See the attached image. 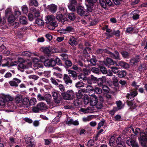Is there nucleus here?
Wrapping results in <instances>:
<instances>
[{"label": "nucleus", "instance_id": "60", "mask_svg": "<svg viewBox=\"0 0 147 147\" xmlns=\"http://www.w3.org/2000/svg\"><path fill=\"white\" fill-rule=\"evenodd\" d=\"M83 70L84 74L85 75H88L91 72V70L90 69H87L83 68Z\"/></svg>", "mask_w": 147, "mask_h": 147}, {"label": "nucleus", "instance_id": "3", "mask_svg": "<svg viewBox=\"0 0 147 147\" xmlns=\"http://www.w3.org/2000/svg\"><path fill=\"white\" fill-rule=\"evenodd\" d=\"M61 95L63 98L66 100H70L73 99L74 94L73 91L68 90L66 92L61 93Z\"/></svg>", "mask_w": 147, "mask_h": 147}, {"label": "nucleus", "instance_id": "9", "mask_svg": "<svg viewBox=\"0 0 147 147\" xmlns=\"http://www.w3.org/2000/svg\"><path fill=\"white\" fill-rule=\"evenodd\" d=\"M21 82L20 80L16 78H14L12 80L9 82L10 85L12 86L18 87V84Z\"/></svg>", "mask_w": 147, "mask_h": 147}, {"label": "nucleus", "instance_id": "33", "mask_svg": "<svg viewBox=\"0 0 147 147\" xmlns=\"http://www.w3.org/2000/svg\"><path fill=\"white\" fill-rule=\"evenodd\" d=\"M133 15L132 18L134 20H136L138 19V11L137 10H135L131 12Z\"/></svg>", "mask_w": 147, "mask_h": 147}, {"label": "nucleus", "instance_id": "64", "mask_svg": "<svg viewBox=\"0 0 147 147\" xmlns=\"http://www.w3.org/2000/svg\"><path fill=\"white\" fill-rule=\"evenodd\" d=\"M107 63L111 65H113L114 64V63L113 61L110 58H107L106 59Z\"/></svg>", "mask_w": 147, "mask_h": 147}, {"label": "nucleus", "instance_id": "34", "mask_svg": "<svg viewBox=\"0 0 147 147\" xmlns=\"http://www.w3.org/2000/svg\"><path fill=\"white\" fill-rule=\"evenodd\" d=\"M56 17V19L59 22H60L63 18V16L62 13L59 12L57 13Z\"/></svg>", "mask_w": 147, "mask_h": 147}, {"label": "nucleus", "instance_id": "56", "mask_svg": "<svg viewBox=\"0 0 147 147\" xmlns=\"http://www.w3.org/2000/svg\"><path fill=\"white\" fill-rule=\"evenodd\" d=\"M29 99L27 98H24L22 102L23 104L27 106L28 104Z\"/></svg>", "mask_w": 147, "mask_h": 147}, {"label": "nucleus", "instance_id": "15", "mask_svg": "<svg viewBox=\"0 0 147 147\" xmlns=\"http://www.w3.org/2000/svg\"><path fill=\"white\" fill-rule=\"evenodd\" d=\"M108 54L112 58L120 60L121 59L119 52L116 51H115V54H114L110 51L108 52Z\"/></svg>", "mask_w": 147, "mask_h": 147}, {"label": "nucleus", "instance_id": "19", "mask_svg": "<svg viewBox=\"0 0 147 147\" xmlns=\"http://www.w3.org/2000/svg\"><path fill=\"white\" fill-rule=\"evenodd\" d=\"M26 142L28 147H32L34 145L35 142L34 140L30 137L28 138L27 140H26Z\"/></svg>", "mask_w": 147, "mask_h": 147}, {"label": "nucleus", "instance_id": "17", "mask_svg": "<svg viewBox=\"0 0 147 147\" xmlns=\"http://www.w3.org/2000/svg\"><path fill=\"white\" fill-rule=\"evenodd\" d=\"M57 8V6L54 4L50 5L47 6V9L52 13L56 12Z\"/></svg>", "mask_w": 147, "mask_h": 147}, {"label": "nucleus", "instance_id": "36", "mask_svg": "<svg viewBox=\"0 0 147 147\" xmlns=\"http://www.w3.org/2000/svg\"><path fill=\"white\" fill-rule=\"evenodd\" d=\"M94 88L90 85H88L86 87V92L90 93L93 92Z\"/></svg>", "mask_w": 147, "mask_h": 147}, {"label": "nucleus", "instance_id": "29", "mask_svg": "<svg viewBox=\"0 0 147 147\" xmlns=\"http://www.w3.org/2000/svg\"><path fill=\"white\" fill-rule=\"evenodd\" d=\"M93 92L98 94H100L102 93V89L98 87H96L94 88Z\"/></svg>", "mask_w": 147, "mask_h": 147}, {"label": "nucleus", "instance_id": "44", "mask_svg": "<svg viewBox=\"0 0 147 147\" xmlns=\"http://www.w3.org/2000/svg\"><path fill=\"white\" fill-rule=\"evenodd\" d=\"M78 79L81 80H87V78L84 75L82 74H80L78 76Z\"/></svg>", "mask_w": 147, "mask_h": 147}, {"label": "nucleus", "instance_id": "30", "mask_svg": "<svg viewBox=\"0 0 147 147\" xmlns=\"http://www.w3.org/2000/svg\"><path fill=\"white\" fill-rule=\"evenodd\" d=\"M20 21L21 23L25 24H27V20L25 17L20 16Z\"/></svg>", "mask_w": 147, "mask_h": 147}, {"label": "nucleus", "instance_id": "51", "mask_svg": "<svg viewBox=\"0 0 147 147\" xmlns=\"http://www.w3.org/2000/svg\"><path fill=\"white\" fill-rule=\"evenodd\" d=\"M34 66L35 69H38L42 67H43V65L41 63H35Z\"/></svg>", "mask_w": 147, "mask_h": 147}, {"label": "nucleus", "instance_id": "18", "mask_svg": "<svg viewBox=\"0 0 147 147\" xmlns=\"http://www.w3.org/2000/svg\"><path fill=\"white\" fill-rule=\"evenodd\" d=\"M118 66H120L121 67L125 69L128 68L129 67V64L123 61H120L118 62V64L117 65Z\"/></svg>", "mask_w": 147, "mask_h": 147}, {"label": "nucleus", "instance_id": "52", "mask_svg": "<svg viewBox=\"0 0 147 147\" xmlns=\"http://www.w3.org/2000/svg\"><path fill=\"white\" fill-rule=\"evenodd\" d=\"M102 86V90L105 92L107 93L109 92L110 89L106 85H103Z\"/></svg>", "mask_w": 147, "mask_h": 147}, {"label": "nucleus", "instance_id": "38", "mask_svg": "<svg viewBox=\"0 0 147 147\" xmlns=\"http://www.w3.org/2000/svg\"><path fill=\"white\" fill-rule=\"evenodd\" d=\"M43 52L46 54H47V55L49 56L50 55L51 52L50 49L48 47L42 48Z\"/></svg>", "mask_w": 147, "mask_h": 147}, {"label": "nucleus", "instance_id": "41", "mask_svg": "<svg viewBox=\"0 0 147 147\" xmlns=\"http://www.w3.org/2000/svg\"><path fill=\"white\" fill-rule=\"evenodd\" d=\"M68 18L71 20L74 21L76 17L74 13H71L69 14Z\"/></svg>", "mask_w": 147, "mask_h": 147}, {"label": "nucleus", "instance_id": "59", "mask_svg": "<svg viewBox=\"0 0 147 147\" xmlns=\"http://www.w3.org/2000/svg\"><path fill=\"white\" fill-rule=\"evenodd\" d=\"M22 11L24 13H26L28 12V8L27 6L24 5L22 7Z\"/></svg>", "mask_w": 147, "mask_h": 147}, {"label": "nucleus", "instance_id": "13", "mask_svg": "<svg viewBox=\"0 0 147 147\" xmlns=\"http://www.w3.org/2000/svg\"><path fill=\"white\" fill-rule=\"evenodd\" d=\"M126 143L128 146H132L133 147H138V145L136 142L134 140L128 138L126 141Z\"/></svg>", "mask_w": 147, "mask_h": 147}, {"label": "nucleus", "instance_id": "21", "mask_svg": "<svg viewBox=\"0 0 147 147\" xmlns=\"http://www.w3.org/2000/svg\"><path fill=\"white\" fill-rule=\"evenodd\" d=\"M130 63L132 65H136L138 63V56L132 58L130 61Z\"/></svg>", "mask_w": 147, "mask_h": 147}, {"label": "nucleus", "instance_id": "11", "mask_svg": "<svg viewBox=\"0 0 147 147\" xmlns=\"http://www.w3.org/2000/svg\"><path fill=\"white\" fill-rule=\"evenodd\" d=\"M137 89H134L131 90L129 93H128L126 96V97L127 98L131 99L132 98L136 96L138 94L137 91H136Z\"/></svg>", "mask_w": 147, "mask_h": 147}, {"label": "nucleus", "instance_id": "62", "mask_svg": "<svg viewBox=\"0 0 147 147\" xmlns=\"http://www.w3.org/2000/svg\"><path fill=\"white\" fill-rule=\"evenodd\" d=\"M65 65L68 67H70L72 65V62L69 60H65Z\"/></svg>", "mask_w": 147, "mask_h": 147}, {"label": "nucleus", "instance_id": "49", "mask_svg": "<svg viewBox=\"0 0 147 147\" xmlns=\"http://www.w3.org/2000/svg\"><path fill=\"white\" fill-rule=\"evenodd\" d=\"M101 72L104 74H107V70L105 67L101 66L99 67Z\"/></svg>", "mask_w": 147, "mask_h": 147}, {"label": "nucleus", "instance_id": "39", "mask_svg": "<svg viewBox=\"0 0 147 147\" xmlns=\"http://www.w3.org/2000/svg\"><path fill=\"white\" fill-rule=\"evenodd\" d=\"M35 22L39 26H43L44 24V22L42 20L40 19H37L36 20Z\"/></svg>", "mask_w": 147, "mask_h": 147}, {"label": "nucleus", "instance_id": "40", "mask_svg": "<svg viewBox=\"0 0 147 147\" xmlns=\"http://www.w3.org/2000/svg\"><path fill=\"white\" fill-rule=\"evenodd\" d=\"M84 84L82 82H78L76 83L75 84L76 87L78 88H80L81 87L84 86Z\"/></svg>", "mask_w": 147, "mask_h": 147}, {"label": "nucleus", "instance_id": "54", "mask_svg": "<svg viewBox=\"0 0 147 147\" xmlns=\"http://www.w3.org/2000/svg\"><path fill=\"white\" fill-rule=\"evenodd\" d=\"M115 142V137L114 136H112L109 140V144L111 146H113V144Z\"/></svg>", "mask_w": 147, "mask_h": 147}, {"label": "nucleus", "instance_id": "4", "mask_svg": "<svg viewBox=\"0 0 147 147\" xmlns=\"http://www.w3.org/2000/svg\"><path fill=\"white\" fill-rule=\"evenodd\" d=\"M100 3L102 7L105 9H108V7L113 6L111 0H100Z\"/></svg>", "mask_w": 147, "mask_h": 147}, {"label": "nucleus", "instance_id": "23", "mask_svg": "<svg viewBox=\"0 0 147 147\" xmlns=\"http://www.w3.org/2000/svg\"><path fill=\"white\" fill-rule=\"evenodd\" d=\"M69 43L71 46L76 45L77 44V42L75 38L73 36H71L70 38L69 41Z\"/></svg>", "mask_w": 147, "mask_h": 147}, {"label": "nucleus", "instance_id": "1", "mask_svg": "<svg viewBox=\"0 0 147 147\" xmlns=\"http://www.w3.org/2000/svg\"><path fill=\"white\" fill-rule=\"evenodd\" d=\"M13 100V98L9 95H3L0 97V105L4 108L7 102L11 101Z\"/></svg>", "mask_w": 147, "mask_h": 147}, {"label": "nucleus", "instance_id": "48", "mask_svg": "<svg viewBox=\"0 0 147 147\" xmlns=\"http://www.w3.org/2000/svg\"><path fill=\"white\" fill-rule=\"evenodd\" d=\"M62 99V98L60 96H59L56 98L54 99V102L55 103L57 104H59L60 103Z\"/></svg>", "mask_w": 147, "mask_h": 147}, {"label": "nucleus", "instance_id": "45", "mask_svg": "<svg viewBox=\"0 0 147 147\" xmlns=\"http://www.w3.org/2000/svg\"><path fill=\"white\" fill-rule=\"evenodd\" d=\"M90 110V108L87 107L86 109L81 108L80 111L84 113H88L89 112V111Z\"/></svg>", "mask_w": 147, "mask_h": 147}, {"label": "nucleus", "instance_id": "32", "mask_svg": "<svg viewBox=\"0 0 147 147\" xmlns=\"http://www.w3.org/2000/svg\"><path fill=\"white\" fill-rule=\"evenodd\" d=\"M22 96L19 95H17L16 96L15 99V102L17 103H21L22 101Z\"/></svg>", "mask_w": 147, "mask_h": 147}, {"label": "nucleus", "instance_id": "50", "mask_svg": "<svg viewBox=\"0 0 147 147\" xmlns=\"http://www.w3.org/2000/svg\"><path fill=\"white\" fill-rule=\"evenodd\" d=\"M69 9L72 11H76V7L75 5L72 4H70L68 6Z\"/></svg>", "mask_w": 147, "mask_h": 147}, {"label": "nucleus", "instance_id": "57", "mask_svg": "<svg viewBox=\"0 0 147 147\" xmlns=\"http://www.w3.org/2000/svg\"><path fill=\"white\" fill-rule=\"evenodd\" d=\"M22 55L23 56L29 57L31 55V53L29 52L24 51L22 53Z\"/></svg>", "mask_w": 147, "mask_h": 147}, {"label": "nucleus", "instance_id": "46", "mask_svg": "<svg viewBox=\"0 0 147 147\" xmlns=\"http://www.w3.org/2000/svg\"><path fill=\"white\" fill-rule=\"evenodd\" d=\"M111 69L112 71L115 74L118 73L119 71L118 68L115 67H111Z\"/></svg>", "mask_w": 147, "mask_h": 147}, {"label": "nucleus", "instance_id": "6", "mask_svg": "<svg viewBox=\"0 0 147 147\" xmlns=\"http://www.w3.org/2000/svg\"><path fill=\"white\" fill-rule=\"evenodd\" d=\"M21 62L22 63H20L19 64L18 68L19 70H20L22 71H23L21 69L27 68L28 66H30L32 65L31 62H27L24 60L22 61Z\"/></svg>", "mask_w": 147, "mask_h": 147}, {"label": "nucleus", "instance_id": "24", "mask_svg": "<svg viewBox=\"0 0 147 147\" xmlns=\"http://www.w3.org/2000/svg\"><path fill=\"white\" fill-rule=\"evenodd\" d=\"M51 83L54 85L57 86L59 85L58 83L60 82V81L53 77H51L50 79Z\"/></svg>", "mask_w": 147, "mask_h": 147}, {"label": "nucleus", "instance_id": "35", "mask_svg": "<svg viewBox=\"0 0 147 147\" xmlns=\"http://www.w3.org/2000/svg\"><path fill=\"white\" fill-rule=\"evenodd\" d=\"M121 54L124 58L128 59L129 57V55L127 51H122L121 52Z\"/></svg>", "mask_w": 147, "mask_h": 147}, {"label": "nucleus", "instance_id": "25", "mask_svg": "<svg viewBox=\"0 0 147 147\" xmlns=\"http://www.w3.org/2000/svg\"><path fill=\"white\" fill-rule=\"evenodd\" d=\"M67 71L70 76L74 78L77 77V74L76 71L70 69L68 70Z\"/></svg>", "mask_w": 147, "mask_h": 147}, {"label": "nucleus", "instance_id": "10", "mask_svg": "<svg viewBox=\"0 0 147 147\" xmlns=\"http://www.w3.org/2000/svg\"><path fill=\"white\" fill-rule=\"evenodd\" d=\"M44 64L45 66L47 67H53L55 65V60L51 59H47L44 62Z\"/></svg>", "mask_w": 147, "mask_h": 147}, {"label": "nucleus", "instance_id": "55", "mask_svg": "<svg viewBox=\"0 0 147 147\" xmlns=\"http://www.w3.org/2000/svg\"><path fill=\"white\" fill-rule=\"evenodd\" d=\"M67 33L68 32H72L74 31V29L70 26L67 27L65 29Z\"/></svg>", "mask_w": 147, "mask_h": 147}, {"label": "nucleus", "instance_id": "43", "mask_svg": "<svg viewBox=\"0 0 147 147\" xmlns=\"http://www.w3.org/2000/svg\"><path fill=\"white\" fill-rule=\"evenodd\" d=\"M60 56L61 59L64 61L65 60H67V59H68L67 55L65 53L61 54H60Z\"/></svg>", "mask_w": 147, "mask_h": 147}, {"label": "nucleus", "instance_id": "53", "mask_svg": "<svg viewBox=\"0 0 147 147\" xmlns=\"http://www.w3.org/2000/svg\"><path fill=\"white\" fill-rule=\"evenodd\" d=\"M28 78L30 79H32L34 80H36L38 79L39 78V77L37 76L31 75L29 76H28Z\"/></svg>", "mask_w": 147, "mask_h": 147}, {"label": "nucleus", "instance_id": "22", "mask_svg": "<svg viewBox=\"0 0 147 147\" xmlns=\"http://www.w3.org/2000/svg\"><path fill=\"white\" fill-rule=\"evenodd\" d=\"M46 22L47 24H50L52 21L55 20V16L53 15H49L46 17Z\"/></svg>", "mask_w": 147, "mask_h": 147}, {"label": "nucleus", "instance_id": "37", "mask_svg": "<svg viewBox=\"0 0 147 147\" xmlns=\"http://www.w3.org/2000/svg\"><path fill=\"white\" fill-rule=\"evenodd\" d=\"M13 103H11L10 102H9L7 103V105L4 107H8L10 109L7 110V111L8 112L12 111L13 110L12 109H11L13 108Z\"/></svg>", "mask_w": 147, "mask_h": 147}, {"label": "nucleus", "instance_id": "63", "mask_svg": "<svg viewBox=\"0 0 147 147\" xmlns=\"http://www.w3.org/2000/svg\"><path fill=\"white\" fill-rule=\"evenodd\" d=\"M91 71L93 73L96 74H98L99 72V69L97 68L93 67L92 68Z\"/></svg>", "mask_w": 147, "mask_h": 147}, {"label": "nucleus", "instance_id": "20", "mask_svg": "<svg viewBox=\"0 0 147 147\" xmlns=\"http://www.w3.org/2000/svg\"><path fill=\"white\" fill-rule=\"evenodd\" d=\"M57 26L58 24L57 22L54 20L49 24L48 27L50 30H53L55 29V27H57Z\"/></svg>", "mask_w": 147, "mask_h": 147}, {"label": "nucleus", "instance_id": "8", "mask_svg": "<svg viewBox=\"0 0 147 147\" xmlns=\"http://www.w3.org/2000/svg\"><path fill=\"white\" fill-rule=\"evenodd\" d=\"M10 60L9 59H5V60H4L2 61V62H4V61H6V62L3 63L2 64L3 66H13L15 65H16L18 63V61H13L11 62H9Z\"/></svg>", "mask_w": 147, "mask_h": 147}, {"label": "nucleus", "instance_id": "5", "mask_svg": "<svg viewBox=\"0 0 147 147\" xmlns=\"http://www.w3.org/2000/svg\"><path fill=\"white\" fill-rule=\"evenodd\" d=\"M77 13L79 16H87L89 15L88 12L81 6H79L76 8Z\"/></svg>", "mask_w": 147, "mask_h": 147}, {"label": "nucleus", "instance_id": "16", "mask_svg": "<svg viewBox=\"0 0 147 147\" xmlns=\"http://www.w3.org/2000/svg\"><path fill=\"white\" fill-rule=\"evenodd\" d=\"M63 80L66 84H71L72 82V80L70 79L69 76L66 74H64Z\"/></svg>", "mask_w": 147, "mask_h": 147}, {"label": "nucleus", "instance_id": "2", "mask_svg": "<svg viewBox=\"0 0 147 147\" xmlns=\"http://www.w3.org/2000/svg\"><path fill=\"white\" fill-rule=\"evenodd\" d=\"M47 109L46 105L43 102H40L38 103L36 106L33 107L32 111L34 112L38 113L46 110Z\"/></svg>", "mask_w": 147, "mask_h": 147}, {"label": "nucleus", "instance_id": "12", "mask_svg": "<svg viewBox=\"0 0 147 147\" xmlns=\"http://www.w3.org/2000/svg\"><path fill=\"white\" fill-rule=\"evenodd\" d=\"M66 123L68 125L72 124L75 125H77L79 124L78 121L77 120L74 121L73 119L69 117L67 118Z\"/></svg>", "mask_w": 147, "mask_h": 147}, {"label": "nucleus", "instance_id": "14", "mask_svg": "<svg viewBox=\"0 0 147 147\" xmlns=\"http://www.w3.org/2000/svg\"><path fill=\"white\" fill-rule=\"evenodd\" d=\"M106 81V77L105 76H102L101 78H98L97 82L98 85L99 87H102L104 83Z\"/></svg>", "mask_w": 147, "mask_h": 147}, {"label": "nucleus", "instance_id": "42", "mask_svg": "<svg viewBox=\"0 0 147 147\" xmlns=\"http://www.w3.org/2000/svg\"><path fill=\"white\" fill-rule=\"evenodd\" d=\"M15 18L14 16L11 14L10 15L8 18V22L11 23L13 22L14 21Z\"/></svg>", "mask_w": 147, "mask_h": 147}, {"label": "nucleus", "instance_id": "27", "mask_svg": "<svg viewBox=\"0 0 147 147\" xmlns=\"http://www.w3.org/2000/svg\"><path fill=\"white\" fill-rule=\"evenodd\" d=\"M126 72L124 70L119 71L117 75L119 78H123L126 76Z\"/></svg>", "mask_w": 147, "mask_h": 147}, {"label": "nucleus", "instance_id": "26", "mask_svg": "<svg viewBox=\"0 0 147 147\" xmlns=\"http://www.w3.org/2000/svg\"><path fill=\"white\" fill-rule=\"evenodd\" d=\"M109 51L106 49H97L96 53L98 54H102L105 53H107L108 54Z\"/></svg>", "mask_w": 147, "mask_h": 147}, {"label": "nucleus", "instance_id": "7", "mask_svg": "<svg viewBox=\"0 0 147 147\" xmlns=\"http://www.w3.org/2000/svg\"><path fill=\"white\" fill-rule=\"evenodd\" d=\"M89 102L92 106H95L96 105L98 99L96 96L94 94L91 95V96L89 98Z\"/></svg>", "mask_w": 147, "mask_h": 147}, {"label": "nucleus", "instance_id": "28", "mask_svg": "<svg viewBox=\"0 0 147 147\" xmlns=\"http://www.w3.org/2000/svg\"><path fill=\"white\" fill-rule=\"evenodd\" d=\"M29 6L34 5L36 7L38 5V3L36 0H30L29 2Z\"/></svg>", "mask_w": 147, "mask_h": 147}, {"label": "nucleus", "instance_id": "31", "mask_svg": "<svg viewBox=\"0 0 147 147\" xmlns=\"http://www.w3.org/2000/svg\"><path fill=\"white\" fill-rule=\"evenodd\" d=\"M145 133L142 132L140 133V139L141 140H147V136Z\"/></svg>", "mask_w": 147, "mask_h": 147}, {"label": "nucleus", "instance_id": "58", "mask_svg": "<svg viewBox=\"0 0 147 147\" xmlns=\"http://www.w3.org/2000/svg\"><path fill=\"white\" fill-rule=\"evenodd\" d=\"M83 96V93L81 90H80L77 94V98L79 99L82 98Z\"/></svg>", "mask_w": 147, "mask_h": 147}, {"label": "nucleus", "instance_id": "47", "mask_svg": "<svg viewBox=\"0 0 147 147\" xmlns=\"http://www.w3.org/2000/svg\"><path fill=\"white\" fill-rule=\"evenodd\" d=\"M116 143L117 145L119 144H124V142L121 140V138L120 137H118L116 140Z\"/></svg>", "mask_w": 147, "mask_h": 147}, {"label": "nucleus", "instance_id": "61", "mask_svg": "<svg viewBox=\"0 0 147 147\" xmlns=\"http://www.w3.org/2000/svg\"><path fill=\"white\" fill-rule=\"evenodd\" d=\"M90 77L91 79V80H92V82H93L94 83H96L97 82L98 79L94 77L93 75H91V76Z\"/></svg>", "mask_w": 147, "mask_h": 147}]
</instances>
